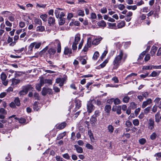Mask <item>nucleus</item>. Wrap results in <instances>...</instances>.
<instances>
[{"label": "nucleus", "instance_id": "obj_60", "mask_svg": "<svg viewBox=\"0 0 161 161\" xmlns=\"http://www.w3.org/2000/svg\"><path fill=\"white\" fill-rule=\"evenodd\" d=\"M149 94V93L147 92H142V95L143 97H145V98H146L148 96Z\"/></svg>", "mask_w": 161, "mask_h": 161}, {"label": "nucleus", "instance_id": "obj_62", "mask_svg": "<svg viewBox=\"0 0 161 161\" xmlns=\"http://www.w3.org/2000/svg\"><path fill=\"white\" fill-rule=\"evenodd\" d=\"M158 106L156 105H154L153 107L152 111L153 112L155 113L157 110Z\"/></svg>", "mask_w": 161, "mask_h": 161}, {"label": "nucleus", "instance_id": "obj_39", "mask_svg": "<svg viewBox=\"0 0 161 161\" xmlns=\"http://www.w3.org/2000/svg\"><path fill=\"white\" fill-rule=\"evenodd\" d=\"M99 55V53L96 51L95 52L92 57V59L94 60H96Z\"/></svg>", "mask_w": 161, "mask_h": 161}, {"label": "nucleus", "instance_id": "obj_47", "mask_svg": "<svg viewBox=\"0 0 161 161\" xmlns=\"http://www.w3.org/2000/svg\"><path fill=\"white\" fill-rule=\"evenodd\" d=\"M108 60L106 59L102 64H100V66L101 68H103L108 63Z\"/></svg>", "mask_w": 161, "mask_h": 161}, {"label": "nucleus", "instance_id": "obj_56", "mask_svg": "<svg viewBox=\"0 0 161 161\" xmlns=\"http://www.w3.org/2000/svg\"><path fill=\"white\" fill-rule=\"evenodd\" d=\"M63 157L69 160L70 158V156L67 153H65L63 155Z\"/></svg>", "mask_w": 161, "mask_h": 161}, {"label": "nucleus", "instance_id": "obj_3", "mask_svg": "<svg viewBox=\"0 0 161 161\" xmlns=\"http://www.w3.org/2000/svg\"><path fill=\"white\" fill-rule=\"evenodd\" d=\"M20 101L18 97H15L14 101L9 104V106L12 108H16V106L19 107L20 105Z\"/></svg>", "mask_w": 161, "mask_h": 161}, {"label": "nucleus", "instance_id": "obj_14", "mask_svg": "<svg viewBox=\"0 0 161 161\" xmlns=\"http://www.w3.org/2000/svg\"><path fill=\"white\" fill-rule=\"evenodd\" d=\"M48 23L50 25H53L55 23V19L54 18L50 17L48 19Z\"/></svg>", "mask_w": 161, "mask_h": 161}, {"label": "nucleus", "instance_id": "obj_59", "mask_svg": "<svg viewBox=\"0 0 161 161\" xmlns=\"http://www.w3.org/2000/svg\"><path fill=\"white\" fill-rule=\"evenodd\" d=\"M48 49V47H46L45 48L43 49L39 53V54L40 55H42L43 53H44Z\"/></svg>", "mask_w": 161, "mask_h": 161}, {"label": "nucleus", "instance_id": "obj_50", "mask_svg": "<svg viewBox=\"0 0 161 161\" xmlns=\"http://www.w3.org/2000/svg\"><path fill=\"white\" fill-rule=\"evenodd\" d=\"M152 69V66H144L142 67L143 69Z\"/></svg>", "mask_w": 161, "mask_h": 161}, {"label": "nucleus", "instance_id": "obj_31", "mask_svg": "<svg viewBox=\"0 0 161 161\" xmlns=\"http://www.w3.org/2000/svg\"><path fill=\"white\" fill-rule=\"evenodd\" d=\"M126 8L129 10L132 9L133 10H135L137 9L136 5H134L132 6L127 5L126 6Z\"/></svg>", "mask_w": 161, "mask_h": 161}, {"label": "nucleus", "instance_id": "obj_42", "mask_svg": "<svg viewBox=\"0 0 161 161\" xmlns=\"http://www.w3.org/2000/svg\"><path fill=\"white\" fill-rule=\"evenodd\" d=\"M47 15L46 14H42L40 15V18L44 21H46L47 20Z\"/></svg>", "mask_w": 161, "mask_h": 161}, {"label": "nucleus", "instance_id": "obj_2", "mask_svg": "<svg viewBox=\"0 0 161 161\" xmlns=\"http://www.w3.org/2000/svg\"><path fill=\"white\" fill-rule=\"evenodd\" d=\"M34 88L32 86L30 85H27L22 87V90L19 92L20 97H23L27 94L28 91H33Z\"/></svg>", "mask_w": 161, "mask_h": 161}, {"label": "nucleus", "instance_id": "obj_34", "mask_svg": "<svg viewBox=\"0 0 161 161\" xmlns=\"http://www.w3.org/2000/svg\"><path fill=\"white\" fill-rule=\"evenodd\" d=\"M111 109V106L109 105H106L105 107V110L107 113H109Z\"/></svg>", "mask_w": 161, "mask_h": 161}, {"label": "nucleus", "instance_id": "obj_19", "mask_svg": "<svg viewBox=\"0 0 161 161\" xmlns=\"http://www.w3.org/2000/svg\"><path fill=\"white\" fill-rule=\"evenodd\" d=\"M11 13L9 11H2L1 12V14L5 17H8Z\"/></svg>", "mask_w": 161, "mask_h": 161}, {"label": "nucleus", "instance_id": "obj_64", "mask_svg": "<svg viewBox=\"0 0 161 161\" xmlns=\"http://www.w3.org/2000/svg\"><path fill=\"white\" fill-rule=\"evenodd\" d=\"M5 24L8 26L11 27L12 26V23H10L8 20L6 19Z\"/></svg>", "mask_w": 161, "mask_h": 161}, {"label": "nucleus", "instance_id": "obj_49", "mask_svg": "<svg viewBox=\"0 0 161 161\" xmlns=\"http://www.w3.org/2000/svg\"><path fill=\"white\" fill-rule=\"evenodd\" d=\"M7 77L6 75L4 73H3L1 74V78L2 81L6 80Z\"/></svg>", "mask_w": 161, "mask_h": 161}, {"label": "nucleus", "instance_id": "obj_6", "mask_svg": "<svg viewBox=\"0 0 161 161\" xmlns=\"http://www.w3.org/2000/svg\"><path fill=\"white\" fill-rule=\"evenodd\" d=\"M152 103V100L151 98L148 99L146 101H144L142 105V107L143 108L146 107L148 105H149Z\"/></svg>", "mask_w": 161, "mask_h": 161}, {"label": "nucleus", "instance_id": "obj_12", "mask_svg": "<svg viewBox=\"0 0 161 161\" xmlns=\"http://www.w3.org/2000/svg\"><path fill=\"white\" fill-rule=\"evenodd\" d=\"M74 147L78 153H83V149L81 147L77 145H74Z\"/></svg>", "mask_w": 161, "mask_h": 161}, {"label": "nucleus", "instance_id": "obj_16", "mask_svg": "<svg viewBox=\"0 0 161 161\" xmlns=\"http://www.w3.org/2000/svg\"><path fill=\"white\" fill-rule=\"evenodd\" d=\"M44 26L42 25L38 26L36 28V31L37 32H42L45 31Z\"/></svg>", "mask_w": 161, "mask_h": 161}, {"label": "nucleus", "instance_id": "obj_52", "mask_svg": "<svg viewBox=\"0 0 161 161\" xmlns=\"http://www.w3.org/2000/svg\"><path fill=\"white\" fill-rule=\"evenodd\" d=\"M150 108H151L150 107H148L147 108H146L144 110V113L145 114H148L149 112Z\"/></svg>", "mask_w": 161, "mask_h": 161}, {"label": "nucleus", "instance_id": "obj_22", "mask_svg": "<svg viewBox=\"0 0 161 161\" xmlns=\"http://www.w3.org/2000/svg\"><path fill=\"white\" fill-rule=\"evenodd\" d=\"M97 25L100 27H105L106 26V22L103 20L98 22L97 23Z\"/></svg>", "mask_w": 161, "mask_h": 161}, {"label": "nucleus", "instance_id": "obj_38", "mask_svg": "<svg viewBox=\"0 0 161 161\" xmlns=\"http://www.w3.org/2000/svg\"><path fill=\"white\" fill-rule=\"evenodd\" d=\"M125 125L127 128L132 127L133 126L131 122L128 120L125 122Z\"/></svg>", "mask_w": 161, "mask_h": 161}, {"label": "nucleus", "instance_id": "obj_21", "mask_svg": "<svg viewBox=\"0 0 161 161\" xmlns=\"http://www.w3.org/2000/svg\"><path fill=\"white\" fill-rule=\"evenodd\" d=\"M107 24L109 28L114 29H117L116 26V23H108Z\"/></svg>", "mask_w": 161, "mask_h": 161}, {"label": "nucleus", "instance_id": "obj_35", "mask_svg": "<svg viewBox=\"0 0 161 161\" xmlns=\"http://www.w3.org/2000/svg\"><path fill=\"white\" fill-rule=\"evenodd\" d=\"M77 14L81 16H83L84 15V11L83 10L79 9L77 11Z\"/></svg>", "mask_w": 161, "mask_h": 161}, {"label": "nucleus", "instance_id": "obj_36", "mask_svg": "<svg viewBox=\"0 0 161 161\" xmlns=\"http://www.w3.org/2000/svg\"><path fill=\"white\" fill-rule=\"evenodd\" d=\"M160 73V72H157L155 71H153L149 75V77H154L158 76Z\"/></svg>", "mask_w": 161, "mask_h": 161}, {"label": "nucleus", "instance_id": "obj_44", "mask_svg": "<svg viewBox=\"0 0 161 161\" xmlns=\"http://www.w3.org/2000/svg\"><path fill=\"white\" fill-rule=\"evenodd\" d=\"M157 136V135L155 132H153L150 136V138L152 140H155Z\"/></svg>", "mask_w": 161, "mask_h": 161}, {"label": "nucleus", "instance_id": "obj_51", "mask_svg": "<svg viewBox=\"0 0 161 161\" xmlns=\"http://www.w3.org/2000/svg\"><path fill=\"white\" fill-rule=\"evenodd\" d=\"M137 75V74L135 73H132L129 75H128L125 78V80H127L129 79L132 76H136Z\"/></svg>", "mask_w": 161, "mask_h": 161}, {"label": "nucleus", "instance_id": "obj_17", "mask_svg": "<svg viewBox=\"0 0 161 161\" xmlns=\"http://www.w3.org/2000/svg\"><path fill=\"white\" fill-rule=\"evenodd\" d=\"M80 35L79 34L75 35V41L73 42L75 44H78V42L80 40Z\"/></svg>", "mask_w": 161, "mask_h": 161}, {"label": "nucleus", "instance_id": "obj_20", "mask_svg": "<svg viewBox=\"0 0 161 161\" xmlns=\"http://www.w3.org/2000/svg\"><path fill=\"white\" fill-rule=\"evenodd\" d=\"M34 47V45L31 44V43L30 45L28 47V51L27 52V53L28 54H31L32 53L33 51V48Z\"/></svg>", "mask_w": 161, "mask_h": 161}, {"label": "nucleus", "instance_id": "obj_27", "mask_svg": "<svg viewBox=\"0 0 161 161\" xmlns=\"http://www.w3.org/2000/svg\"><path fill=\"white\" fill-rule=\"evenodd\" d=\"M146 53V51H143L141 53L139 56V57L138 58L137 60L138 61H140L143 59V58L144 56L145 55Z\"/></svg>", "mask_w": 161, "mask_h": 161}, {"label": "nucleus", "instance_id": "obj_13", "mask_svg": "<svg viewBox=\"0 0 161 161\" xmlns=\"http://www.w3.org/2000/svg\"><path fill=\"white\" fill-rule=\"evenodd\" d=\"M62 10H63V9L61 8H57L55 10L54 14L56 18H59L60 11Z\"/></svg>", "mask_w": 161, "mask_h": 161}, {"label": "nucleus", "instance_id": "obj_41", "mask_svg": "<svg viewBox=\"0 0 161 161\" xmlns=\"http://www.w3.org/2000/svg\"><path fill=\"white\" fill-rule=\"evenodd\" d=\"M112 99L114 100V103L115 104L118 105L120 104V101L119 99L116 98L115 99L112 98Z\"/></svg>", "mask_w": 161, "mask_h": 161}, {"label": "nucleus", "instance_id": "obj_15", "mask_svg": "<svg viewBox=\"0 0 161 161\" xmlns=\"http://www.w3.org/2000/svg\"><path fill=\"white\" fill-rule=\"evenodd\" d=\"M125 23L124 21H121L118 23L117 25V28L118 29L121 28L125 26Z\"/></svg>", "mask_w": 161, "mask_h": 161}, {"label": "nucleus", "instance_id": "obj_9", "mask_svg": "<svg viewBox=\"0 0 161 161\" xmlns=\"http://www.w3.org/2000/svg\"><path fill=\"white\" fill-rule=\"evenodd\" d=\"M64 53L65 55L70 56L72 53V50L68 47H65L64 48Z\"/></svg>", "mask_w": 161, "mask_h": 161}, {"label": "nucleus", "instance_id": "obj_53", "mask_svg": "<svg viewBox=\"0 0 161 161\" xmlns=\"http://www.w3.org/2000/svg\"><path fill=\"white\" fill-rule=\"evenodd\" d=\"M116 112L117 114H119L121 113V107L119 106L117 107L116 109Z\"/></svg>", "mask_w": 161, "mask_h": 161}, {"label": "nucleus", "instance_id": "obj_40", "mask_svg": "<svg viewBox=\"0 0 161 161\" xmlns=\"http://www.w3.org/2000/svg\"><path fill=\"white\" fill-rule=\"evenodd\" d=\"M129 100L130 97L128 96H125L124 97L123 99V101L124 103H127L129 102Z\"/></svg>", "mask_w": 161, "mask_h": 161}, {"label": "nucleus", "instance_id": "obj_8", "mask_svg": "<svg viewBox=\"0 0 161 161\" xmlns=\"http://www.w3.org/2000/svg\"><path fill=\"white\" fill-rule=\"evenodd\" d=\"M155 120L157 123H159L161 120V113L160 111H158L155 115Z\"/></svg>", "mask_w": 161, "mask_h": 161}, {"label": "nucleus", "instance_id": "obj_57", "mask_svg": "<svg viewBox=\"0 0 161 161\" xmlns=\"http://www.w3.org/2000/svg\"><path fill=\"white\" fill-rule=\"evenodd\" d=\"M86 147L88 149L93 150V147L90 144L87 143L86 145Z\"/></svg>", "mask_w": 161, "mask_h": 161}, {"label": "nucleus", "instance_id": "obj_23", "mask_svg": "<svg viewBox=\"0 0 161 161\" xmlns=\"http://www.w3.org/2000/svg\"><path fill=\"white\" fill-rule=\"evenodd\" d=\"M158 49V47H157L153 46L152 48L151 51V53L152 55H153L155 53L156 51Z\"/></svg>", "mask_w": 161, "mask_h": 161}, {"label": "nucleus", "instance_id": "obj_11", "mask_svg": "<svg viewBox=\"0 0 161 161\" xmlns=\"http://www.w3.org/2000/svg\"><path fill=\"white\" fill-rule=\"evenodd\" d=\"M102 39V38L101 37H99L98 38L95 39L92 41V44L93 45H97L100 43Z\"/></svg>", "mask_w": 161, "mask_h": 161}, {"label": "nucleus", "instance_id": "obj_28", "mask_svg": "<svg viewBox=\"0 0 161 161\" xmlns=\"http://www.w3.org/2000/svg\"><path fill=\"white\" fill-rule=\"evenodd\" d=\"M14 17L15 15L11 13L8 17V19L11 22H14L15 20Z\"/></svg>", "mask_w": 161, "mask_h": 161}, {"label": "nucleus", "instance_id": "obj_58", "mask_svg": "<svg viewBox=\"0 0 161 161\" xmlns=\"http://www.w3.org/2000/svg\"><path fill=\"white\" fill-rule=\"evenodd\" d=\"M25 23L23 21L20 22L19 24V26L21 28L24 27L25 26Z\"/></svg>", "mask_w": 161, "mask_h": 161}, {"label": "nucleus", "instance_id": "obj_4", "mask_svg": "<svg viewBox=\"0 0 161 161\" xmlns=\"http://www.w3.org/2000/svg\"><path fill=\"white\" fill-rule=\"evenodd\" d=\"M154 122L153 119H150L148 123V127L149 129L152 130L154 128Z\"/></svg>", "mask_w": 161, "mask_h": 161}, {"label": "nucleus", "instance_id": "obj_18", "mask_svg": "<svg viewBox=\"0 0 161 161\" xmlns=\"http://www.w3.org/2000/svg\"><path fill=\"white\" fill-rule=\"evenodd\" d=\"M41 43L40 42H35L31 43L34 45V47H35V49L39 48L41 45Z\"/></svg>", "mask_w": 161, "mask_h": 161}, {"label": "nucleus", "instance_id": "obj_54", "mask_svg": "<svg viewBox=\"0 0 161 161\" xmlns=\"http://www.w3.org/2000/svg\"><path fill=\"white\" fill-rule=\"evenodd\" d=\"M125 8V6L123 4H119L118 5V8L121 10H123Z\"/></svg>", "mask_w": 161, "mask_h": 161}, {"label": "nucleus", "instance_id": "obj_43", "mask_svg": "<svg viewBox=\"0 0 161 161\" xmlns=\"http://www.w3.org/2000/svg\"><path fill=\"white\" fill-rule=\"evenodd\" d=\"M132 122L133 125L136 126H137L139 124V121L137 119H136L133 120Z\"/></svg>", "mask_w": 161, "mask_h": 161}, {"label": "nucleus", "instance_id": "obj_26", "mask_svg": "<svg viewBox=\"0 0 161 161\" xmlns=\"http://www.w3.org/2000/svg\"><path fill=\"white\" fill-rule=\"evenodd\" d=\"M34 22L36 25H42V24L41 20L39 19L36 18L34 19Z\"/></svg>", "mask_w": 161, "mask_h": 161}, {"label": "nucleus", "instance_id": "obj_24", "mask_svg": "<svg viewBox=\"0 0 161 161\" xmlns=\"http://www.w3.org/2000/svg\"><path fill=\"white\" fill-rule=\"evenodd\" d=\"M20 80L19 79H12V84L11 85H15L20 83Z\"/></svg>", "mask_w": 161, "mask_h": 161}, {"label": "nucleus", "instance_id": "obj_7", "mask_svg": "<svg viewBox=\"0 0 161 161\" xmlns=\"http://www.w3.org/2000/svg\"><path fill=\"white\" fill-rule=\"evenodd\" d=\"M87 111L88 113H91L94 109V107L91 103H88L87 104Z\"/></svg>", "mask_w": 161, "mask_h": 161}, {"label": "nucleus", "instance_id": "obj_10", "mask_svg": "<svg viewBox=\"0 0 161 161\" xmlns=\"http://www.w3.org/2000/svg\"><path fill=\"white\" fill-rule=\"evenodd\" d=\"M66 123L65 122H63L59 125H57L56 126V128L59 130H61L65 127Z\"/></svg>", "mask_w": 161, "mask_h": 161}, {"label": "nucleus", "instance_id": "obj_37", "mask_svg": "<svg viewBox=\"0 0 161 161\" xmlns=\"http://www.w3.org/2000/svg\"><path fill=\"white\" fill-rule=\"evenodd\" d=\"M56 42L58 44L57 45V52L60 53L61 51V47L60 42L58 41H56Z\"/></svg>", "mask_w": 161, "mask_h": 161}, {"label": "nucleus", "instance_id": "obj_63", "mask_svg": "<svg viewBox=\"0 0 161 161\" xmlns=\"http://www.w3.org/2000/svg\"><path fill=\"white\" fill-rule=\"evenodd\" d=\"M42 86L40 84H37L36 85V89L38 91H40L41 89V87Z\"/></svg>", "mask_w": 161, "mask_h": 161}, {"label": "nucleus", "instance_id": "obj_5", "mask_svg": "<svg viewBox=\"0 0 161 161\" xmlns=\"http://www.w3.org/2000/svg\"><path fill=\"white\" fill-rule=\"evenodd\" d=\"M92 41V38L91 37L87 39V43L86 45L83 50V51L85 52L87 51L89 47L91 46V43Z\"/></svg>", "mask_w": 161, "mask_h": 161}, {"label": "nucleus", "instance_id": "obj_45", "mask_svg": "<svg viewBox=\"0 0 161 161\" xmlns=\"http://www.w3.org/2000/svg\"><path fill=\"white\" fill-rule=\"evenodd\" d=\"M47 93V88H43L42 91V93L43 96H45Z\"/></svg>", "mask_w": 161, "mask_h": 161}, {"label": "nucleus", "instance_id": "obj_25", "mask_svg": "<svg viewBox=\"0 0 161 161\" xmlns=\"http://www.w3.org/2000/svg\"><path fill=\"white\" fill-rule=\"evenodd\" d=\"M66 133V132L64 131L59 134L57 137V140H59L63 138V137L65 135Z\"/></svg>", "mask_w": 161, "mask_h": 161}, {"label": "nucleus", "instance_id": "obj_29", "mask_svg": "<svg viewBox=\"0 0 161 161\" xmlns=\"http://www.w3.org/2000/svg\"><path fill=\"white\" fill-rule=\"evenodd\" d=\"M59 24L60 25H62L65 22V19L64 18L62 17H59Z\"/></svg>", "mask_w": 161, "mask_h": 161}, {"label": "nucleus", "instance_id": "obj_33", "mask_svg": "<svg viewBox=\"0 0 161 161\" xmlns=\"http://www.w3.org/2000/svg\"><path fill=\"white\" fill-rule=\"evenodd\" d=\"M108 132L110 133H112L114 130V127L111 125H109L108 126Z\"/></svg>", "mask_w": 161, "mask_h": 161}, {"label": "nucleus", "instance_id": "obj_46", "mask_svg": "<svg viewBox=\"0 0 161 161\" xmlns=\"http://www.w3.org/2000/svg\"><path fill=\"white\" fill-rule=\"evenodd\" d=\"M64 82V80L63 78H58L56 79V82L57 83H63Z\"/></svg>", "mask_w": 161, "mask_h": 161}, {"label": "nucleus", "instance_id": "obj_30", "mask_svg": "<svg viewBox=\"0 0 161 161\" xmlns=\"http://www.w3.org/2000/svg\"><path fill=\"white\" fill-rule=\"evenodd\" d=\"M46 7V4H43L42 3H36V7L37 8H44Z\"/></svg>", "mask_w": 161, "mask_h": 161}, {"label": "nucleus", "instance_id": "obj_61", "mask_svg": "<svg viewBox=\"0 0 161 161\" xmlns=\"http://www.w3.org/2000/svg\"><path fill=\"white\" fill-rule=\"evenodd\" d=\"M101 12L103 14H105L107 12V9L106 8L103 7L101 9Z\"/></svg>", "mask_w": 161, "mask_h": 161}, {"label": "nucleus", "instance_id": "obj_1", "mask_svg": "<svg viewBox=\"0 0 161 161\" xmlns=\"http://www.w3.org/2000/svg\"><path fill=\"white\" fill-rule=\"evenodd\" d=\"M127 54L122 50H120L118 54L116 56L113 62L114 69H117L122 62H124L127 58Z\"/></svg>", "mask_w": 161, "mask_h": 161}, {"label": "nucleus", "instance_id": "obj_32", "mask_svg": "<svg viewBox=\"0 0 161 161\" xmlns=\"http://www.w3.org/2000/svg\"><path fill=\"white\" fill-rule=\"evenodd\" d=\"M56 50L53 48H50L48 50V53L51 56L54 55L55 53Z\"/></svg>", "mask_w": 161, "mask_h": 161}, {"label": "nucleus", "instance_id": "obj_55", "mask_svg": "<svg viewBox=\"0 0 161 161\" xmlns=\"http://www.w3.org/2000/svg\"><path fill=\"white\" fill-rule=\"evenodd\" d=\"M0 113L1 114L5 115L7 114V112L3 108H2L0 109Z\"/></svg>", "mask_w": 161, "mask_h": 161}, {"label": "nucleus", "instance_id": "obj_48", "mask_svg": "<svg viewBox=\"0 0 161 161\" xmlns=\"http://www.w3.org/2000/svg\"><path fill=\"white\" fill-rule=\"evenodd\" d=\"M139 143L141 145H143L146 142V140L144 138L140 139L139 140Z\"/></svg>", "mask_w": 161, "mask_h": 161}]
</instances>
